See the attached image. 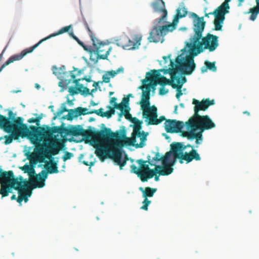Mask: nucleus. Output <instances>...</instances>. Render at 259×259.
Wrapping results in <instances>:
<instances>
[{
	"label": "nucleus",
	"mask_w": 259,
	"mask_h": 259,
	"mask_svg": "<svg viewBox=\"0 0 259 259\" xmlns=\"http://www.w3.org/2000/svg\"><path fill=\"white\" fill-rule=\"evenodd\" d=\"M82 163L85 165H87V166H93L95 164V161H82Z\"/></svg>",
	"instance_id": "4d7b16f0"
},
{
	"label": "nucleus",
	"mask_w": 259,
	"mask_h": 259,
	"mask_svg": "<svg viewBox=\"0 0 259 259\" xmlns=\"http://www.w3.org/2000/svg\"><path fill=\"white\" fill-rule=\"evenodd\" d=\"M139 190L142 192L143 197L147 198L153 197L154 193L156 192V188H152L149 187H146L144 189L142 187H140Z\"/></svg>",
	"instance_id": "c85d7f7f"
},
{
	"label": "nucleus",
	"mask_w": 259,
	"mask_h": 259,
	"mask_svg": "<svg viewBox=\"0 0 259 259\" xmlns=\"http://www.w3.org/2000/svg\"><path fill=\"white\" fill-rule=\"evenodd\" d=\"M228 13L229 11H227L225 7H222L221 4L213 12L205 13V16L209 17L210 15H213L214 16V20L213 21L214 29L218 31L222 30V24L225 19V15Z\"/></svg>",
	"instance_id": "ddd939ff"
},
{
	"label": "nucleus",
	"mask_w": 259,
	"mask_h": 259,
	"mask_svg": "<svg viewBox=\"0 0 259 259\" xmlns=\"http://www.w3.org/2000/svg\"><path fill=\"white\" fill-rule=\"evenodd\" d=\"M110 77L109 74L107 72L104 75H103L102 79L103 82L108 83L110 82Z\"/></svg>",
	"instance_id": "de8ad7c7"
},
{
	"label": "nucleus",
	"mask_w": 259,
	"mask_h": 259,
	"mask_svg": "<svg viewBox=\"0 0 259 259\" xmlns=\"http://www.w3.org/2000/svg\"><path fill=\"white\" fill-rule=\"evenodd\" d=\"M175 79L171 78V80L167 79L165 77L161 76L160 73L156 70H152L146 73V78L144 81H149L152 83V88H154L157 84L162 86L166 84L172 85L174 84Z\"/></svg>",
	"instance_id": "9b49d317"
},
{
	"label": "nucleus",
	"mask_w": 259,
	"mask_h": 259,
	"mask_svg": "<svg viewBox=\"0 0 259 259\" xmlns=\"http://www.w3.org/2000/svg\"><path fill=\"white\" fill-rule=\"evenodd\" d=\"M205 66H203L201 68V72L204 73L206 72L207 69L211 70L213 72L216 71L217 67L215 65V62H210L208 61H205L204 62Z\"/></svg>",
	"instance_id": "473e14b6"
},
{
	"label": "nucleus",
	"mask_w": 259,
	"mask_h": 259,
	"mask_svg": "<svg viewBox=\"0 0 259 259\" xmlns=\"http://www.w3.org/2000/svg\"><path fill=\"white\" fill-rule=\"evenodd\" d=\"M168 92V90L165 88L164 86H162L159 89V94L160 95H164L166 94H167Z\"/></svg>",
	"instance_id": "5fc2aeb1"
},
{
	"label": "nucleus",
	"mask_w": 259,
	"mask_h": 259,
	"mask_svg": "<svg viewBox=\"0 0 259 259\" xmlns=\"http://www.w3.org/2000/svg\"><path fill=\"white\" fill-rule=\"evenodd\" d=\"M61 144L58 142H53L50 143L49 146L45 145V148L43 150V152L46 156L55 155L60 149L59 147Z\"/></svg>",
	"instance_id": "393cba45"
},
{
	"label": "nucleus",
	"mask_w": 259,
	"mask_h": 259,
	"mask_svg": "<svg viewBox=\"0 0 259 259\" xmlns=\"http://www.w3.org/2000/svg\"><path fill=\"white\" fill-rule=\"evenodd\" d=\"M189 49V55H187L185 58L181 57V55L178 56L176 59V68L178 71H181L184 74L190 75L195 68V63H194V57L197 55H194L196 53V50L193 48H188Z\"/></svg>",
	"instance_id": "1a4fd4ad"
},
{
	"label": "nucleus",
	"mask_w": 259,
	"mask_h": 259,
	"mask_svg": "<svg viewBox=\"0 0 259 259\" xmlns=\"http://www.w3.org/2000/svg\"><path fill=\"white\" fill-rule=\"evenodd\" d=\"M9 117H8V118H9L10 120L11 121V122H13V119H16V118H15L14 117V115L13 114V112L12 111H10L9 112Z\"/></svg>",
	"instance_id": "bf43d9fd"
},
{
	"label": "nucleus",
	"mask_w": 259,
	"mask_h": 259,
	"mask_svg": "<svg viewBox=\"0 0 259 259\" xmlns=\"http://www.w3.org/2000/svg\"><path fill=\"white\" fill-rule=\"evenodd\" d=\"M111 133L115 134V137H109L107 140L101 139L102 145L106 146V154L105 159L106 158H111L119 166L121 169L126 163L128 158L125 155L124 159L122 160V153L118 147H122L124 145L131 146L130 138L126 137L125 136V131H123L121 134L120 131H117L116 133L112 132Z\"/></svg>",
	"instance_id": "39448f33"
},
{
	"label": "nucleus",
	"mask_w": 259,
	"mask_h": 259,
	"mask_svg": "<svg viewBox=\"0 0 259 259\" xmlns=\"http://www.w3.org/2000/svg\"><path fill=\"white\" fill-rule=\"evenodd\" d=\"M132 122L134 123V134H137V136L140 138L141 142L139 144L136 145V148H143L145 145V142L147 140V136L148 135V133H145L144 131L141 132L142 128V121L139 120L136 117H134Z\"/></svg>",
	"instance_id": "2eb2a0df"
},
{
	"label": "nucleus",
	"mask_w": 259,
	"mask_h": 259,
	"mask_svg": "<svg viewBox=\"0 0 259 259\" xmlns=\"http://www.w3.org/2000/svg\"><path fill=\"white\" fill-rule=\"evenodd\" d=\"M12 192V189L5 186L4 185H1L0 194L2 195V197L8 196L9 193Z\"/></svg>",
	"instance_id": "e433bc0d"
},
{
	"label": "nucleus",
	"mask_w": 259,
	"mask_h": 259,
	"mask_svg": "<svg viewBox=\"0 0 259 259\" xmlns=\"http://www.w3.org/2000/svg\"><path fill=\"white\" fill-rule=\"evenodd\" d=\"M73 71H69L68 74L70 76V78L68 79H62L61 81L59 82V86L60 87L64 88L65 86L68 84L71 81L73 80V82L75 83L76 85H78V83L80 80V79H75V75L72 72Z\"/></svg>",
	"instance_id": "cd10ccee"
},
{
	"label": "nucleus",
	"mask_w": 259,
	"mask_h": 259,
	"mask_svg": "<svg viewBox=\"0 0 259 259\" xmlns=\"http://www.w3.org/2000/svg\"><path fill=\"white\" fill-rule=\"evenodd\" d=\"M136 136H137V134H134V131L132 133V137L130 138L131 142L132 143V146H135L136 147V145L137 144H135L136 142Z\"/></svg>",
	"instance_id": "3c124183"
},
{
	"label": "nucleus",
	"mask_w": 259,
	"mask_h": 259,
	"mask_svg": "<svg viewBox=\"0 0 259 259\" xmlns=\"http://www.w3.org/2000/svg\"><path fill=\"white\" fill-rule=\"evenodd\" d=\"M171 55L170 54L168 56H163V59L164 60L165 63L167 61V59H169L170 60L169 66L170 67L168 69H161L157 70L159 73L160 72H163L164 74L169 73L170 75L171 78L175 79L176 78V74L177 73V69L176 68V64L172 60L170 59Z\"/></svg>",
	"instance_id": "5701e85b"
},
{
	"label": "nucleus",
	"mask_w": 259,
	"mask_h": 259,
	"mask_svg": "<svg viewBox=\"0 0 259 259\" xmlns=\"http://www.w3.org/2000/svg\"><path fill=\"white\" fill-rule=\"evenodd\" d=\"M170 146H172L174 147L173 149L174 151H178L179 152H183V150L188 147H191L192 149L194 148L193 146H191L189 144L185 145L181 142L173 143L170 145Z\"/></svg>",
	"instance_id": "7c9ffc66"
},
{
	"label": "nucleus",
	"mask_w": 259,
	"mask_h": 259,
	"mask_svg": "<svg viewBox=\"0 0 259 259\" xmlns=\"http://www.w3.org/2000/svg\"><path fill=\"white\" fill-rule=\"evenodd\" d=\"M68 92L71 95H74L77 94L78 93H81L82 90L80 88L75 89L74 88L71 87L69 89Z\"/></svg>",
	"instance_id": "c03bdc74"
},
{
	"label": "nucleus",
	"mask_w": 259,
	"mask_h": 259,
	"mask_svg": "<svg viewBox=\"0 0 259 259\" xmlns=\"http://www.w3.org/2000/svg\"><path fill=\"white\" fill-rule=\"evenodd\" d=\"M147 82V81H144V79H143L142 80L143 85L139 87V88L140 89H141L142 90V92H143V91H145L144 89H146V90H147L148 89H149V88H152V83L150 82L148 84H146V83Z\"/></svg>",
	"instance_id": "a18cd8bd"
},
{
	"label": "nucleus",
	"mask_w": 259,
	"mask_h": 259,
	"mask_svg": "<svg viewBox=\"0 0 259 259\" xmlns=\"http://www.w3.org/2000/svg\"><path fill=\"white\" fill-rule=\"evenodd\" d=\"M114 71L116 73V74L117 75V74H118L120 72H123L124 71V69L123 67H120V68H119L118 69H117L116 70H114Z\"/></svg>",
	"instance_id": "69168bd1"
},
{
	"label": "nucleus",
	"mask_w": 259,
	"mask_h": 259,
	"mask_svg": "<svg viewBox=\"0 0 259 259\" xmlns=\"http://www.w3.org/2000/svg\"><path fill=\"white\" fill-rule=\"evenodd\" d=\"M132 94H130L126 97H124L123 98L121 103L126 105V106H129V102H130V97H132Z\"/></svg>",
	"instance_id": "603ef678"
},
{
	"label": "nucleus",
	"mask_w": 259,
	"mask_h": 259,
	"mask_svg": "<svg viewBox=\"0 0 259 259\" xmlns=\"http://www.w3.org/2000/svg\"><path fill=\"white\" fill-rule=\"evenodd\" d=\"M162 164V166L156 165L157 174L162 176H168L172 172L174 169L167 164V161H164Z\"/></svg>",
	"instance_id": "a878e982"
},
{
	"label": "nucleus",
	"mask_w": 259,
	"mask_h": 259,
	"mask_svg": "<svg viewBox=\"0 0 259 259\" xmlns=\"http://www.w3.org/2000/svg\"><path fill=\"white\" fill-rule=\"evenodd\" d=\"M113 106H114V108H113L114 109H119L120 110V112H122L124 110V109L126 108L128 106H126V105H124L121 103H119V104L115 103L113 104Z\"/></svg>",
	"instance_id": "a19ab883"
},
{
	"label": "nucleus",
	"mask_w": 259,
	"mask_h": 259,
	"mask_svg": "<svg viewBox=\"0 0 259 259\" xmlns=\"http://www.w3.org/2000/svg\"><path fill=\"white\" fill-rule=\"evenodd\" d=\"M20 168L24 171L25 173H27L30 178L29 187L28 188L31 191V188H38V183L39 182L38 174H35V171L32 166L27 164H25L23 166Z\"/></svg>",
	"instance_id": "f3484780"
},
{
	"label": "nucleus",
	"mask_w": 259,
	"mask_h": 259,
	"mask_svg": "<svg viewBox=\"0 0 259 259\" xmlns=\"http://www.w3.org/2000/svg\"><path fill=\"white\" fill-rule=\"evenodd\" d=\"M88 109L86 108H82L79 107L75 108L73 110H70L71 113H74V117H77L81 115L91 114L92 113H89V112H87Z\"/></svg>",
	"instance_id": "2f4dec72"
},
{
	"label": "nucleus",
	"mask_w": 259,
	"mask_h": 259,
	"mask_svg": "<svg viewBox=\"0 0 259 259\" xmlns=\"http://www.w3.org/2000/svg\"><path fill=\"white\" fill-rule=\"evenodd\" d=\"M184 127V123L182 121H178L176 119H167L166 120L164 123V128L167 133H181L182 136V132H185L182 131ZM187 132H189L191 129L188 130Z\"/></svg>",
	"instance_id": "a211bd4d"
},
{
	"label": "nucleus",
	"mask_w": 259,
	"mask_h": 259,
	"mask_svg": "<svg viewBox=\"0 0 259 259\" xmlns=\"http://www.w3.org/2000/svg\"><path fill=\"white\" fill-rule=\"evenodd\" d=\"M191 16L194 18L193 29L194 32L193 36L190 38V42H194V44L198 42L202 36V32L204 31L206 22L204 20L203 17H199L196 14L191 13Z\"/></svg>",
	"instance_id": "9d476101"
},
{
	"label": "nucleus",
	"mask_w": 259,
	"mask_h": 259,
	"mask_svg": "<svg viewBox=\"0 0 259 259\" xmlns=\"http://www.w3.org/2000/svg\"><path fill=\"white\" fill-rule=\"evenodd\" d=\"M130 108L128 106L124 109V110L122 112L119 113V118H120L123 115H124L126 119L132 121L134 118L132 117V115L130 113ZM119 120H120V119H119Z\"/></svg>",
	"instance_id": "f704fd0d"
},
{
	"label": "nucleus",
	"mask_w": 259,
	"mask_h": 259,
	"mask_svg": "<svg viewBox=\"0 0 259 259\" xmlns=\"http://www.w3.org/2000/svg\"><path fill=\"white\" fill-rule=\"evenodd\" d=\"M108 108L110 109L109 111H107L104 112L103 115H101V117H107V118H110L111 117L112 115L115 113V110L114 108H112L111 106H108Z\"/></svg>",
	"instance_id": "ea45409f"
},
{
	"label": "nucleus",
	"mask_w": 259,
	"mask_h": 259,
	"mask_svg": "<svg viewBox=\"0 0 259 259\" xmlns=\"http://www.w3.org/2000/svg\"><path fill=\"white\" fill-rule=\"evenodd\" d=\"M151 201L149 200L147 198H144L143 201V206L141 207V209L147 210L148 209V206L151 203Z\"/></svg>",
	"instance_id": "37998d69"
},
{
	"label": "nucleus",
	"mask_w": 259,
	"mask_h": 259,
	"mask_svg": "<svg viewBox=\"0 0 259 259\" xmlns=\"http://www.w3.org/2000/svg\"><path fill=\"white\" fill-rule=\"evenodd\" d=\"M42 115L41 114V115H39L38 116L36 117V118H35L36 123L37 125H39V122H40V120H41V119L42 118Z\"/></svg>",
	"instance_id": "e2e57ef3"
},
{
	"label": "nucleus",
	"mask_w": 259,
	"mask_h": 259,
	"mask_svg": "<svg viewBox=\"0 0 259 259\" xmlns=\"http://www.w3.org/2000/svg\"><path fill=\"white\" fill-rule=\"evenodd\" d=\"M83 23L86 29L88 30L93 46H85L84 43L80 41L72 32L70 33V36L73 38L84 50L90 53V59L94 63L96 64L100 59H107L112 50V48L109 47L107 44L101 41L96 37L85 20L83 21Z\"/></svg>",
	"instance_id": "423d86ee"
},
{
	"label": "nucleus",
	"mask_w": 259,
	"mask_h": 259,
	"mask_svg": "<svg viewBox=\"0 0 259 259\" xmlns=\"http://www.w3.org/2000/svg\"><path fill=\"white\" fill-rule=\"evenodd\" d=\"M137 163L140 166V171H142V175L140 176V179L143 182H147L148 179L152 178L155 174H157V169L156 165L154 169H151L149 164H147L146 161L142 159H138Z\"/></svg>",
	"instance_id": "4468645a"
},
{
	"label": "nucleus",
	"mask_w": 259,
	"mask_h": 259,
	"mask_svg": "<svg viewBox=\"0 0 259 259\" xmlns=\"http://www.w3.org/2000/svg\"><path fill=\"white\" fill-rule=\"evenodd\" d=\"M23 186L24 184H22V187H20L19 188L20 190V193L19 192V195L18 197L17 198V201L19 203H21L23 200L25 201V202H27L28 200V198L26 197V195H28V196H30L31 195H29L30 194L29 191H25V187ZM30 194H31V193Z\"/></svg>",
	"instance_id": "c756f323"
},
{
	"label": "nucleus",
	"mask_w": 259,
	"mask_h": 259,
	"mask_svg": "<svg viewBox=\"0 0 259 259\" xmlns=\"http://www.w3.org/2000/svg\"><path fill=\"white\" fill-rule=\"evenodd\" d=\"M20 181H18V178H15L14 172L12 170L8 171H2L0 172V184L4 185L11 189L19 191L20 193V187L21 188L22 184H24L25 191H29L30 195V190L28 189L29 187V183L26 180H23L22 177H20Z\"/></svg>",
	"instance_id": "6e6552de"
},
{
	"label": "nucleus",
	"mask_w": 259,
	"mask_h": 259,
	"mask_svg": "<svg viewBox=\"0 0 259 259\" xmlns=\"http://www.w3.org/2000/svg\"><path fill=\"white\" fill-rule=\"evenodd\" d=\"M142 36L140 35H135L132 39H130L125 35H122L116 40L117 46L122 47L124 49L131 50L138 48L141 45Z\"/></svg>",
	"instance_id": "f8f14e48"
},
{
	"label": "nucleus",
	"mask_w": 259,
	"mask_h": 259,
	"mask_svg": "<svg viewBox=\"0 0 259 259\" xmlns=\"http://www.w3.org/2000/svg\"><path fill=\"white\" fill-rule=\"evenodd\" d=\"M151 89H148L142 92V98L139 104L141 105V109L143 110V115H146L151 108L150 107Z\"/></svg>",
	"instance_id": "aec40b11"
},
{
	"label": "nucleus",
	"mask_w": 259,
	"mask_h": 259,
	"mask_svg": "<svg viewBox=\"0 0 259 259\" xmlns=\"http://www.w3.org/2000/svg\"><path fill=\"white\" fill-rule=\"evenodd\" d=\"M80 88H83V90L81 92L82 94H85L87 95H90L91 93L90 92V90L87 87H83L82 84H80Z\"/></svg>",
	"instance_id": "6e6d98bb"
},
{
	"label": "nucleus",
	"mask_w": 259,
	"mask_h": 259,
	"mask_svg": "<svg viewBox=\"0 0 259 259\" xmlns=\"http://www.w3.org/2000/svg\"><path fill=\"white\" fill-rule=\"evenodd\" d=\"M72 156L73 154L72 153L66 152L63 157V160L66 161L68 159H69L72 157Z\"/></svg>",
	"instance_id": "864d4df0"
},
{
	"label": "nucleus",
	"mask_w": 259,
	"mask_h": 259,
	"mask_svg": "<svg viewBox=\"0 0 259 259\" xmlns=\"http://www.w3.org/2000/svg\"><path fill=\"white\" fill-rule=\"evenodd\" d=\"M30 51L28 48L24 49L21 53L17 54H15L13 56H11L6 62H5L0 68V72L2 70L7 66L9 65L10 64L13 63L16 61H19L21 60L24 56H25L27 54L30 53Z\"/></svg>",
	"instance_id": "b1692460"
},
{
	"label": "nucleus",
	"mask_w": 259,
	"mask_h": 259,
	"mask_svg": "<svg viewBox=\"0 0 259 259\" xmlns=\"http://www.w3.org/2000/svg\"><path fill=\"white\" fill-rule=\"evenodd\" d=\"M176 80V82H177V84H176V85H179L181 84V77H177L176 75V78H175V80Z\"/></svg>",
	"instance_id": "052dcab7"
},
{
	"label": "nucleus",
	"mask_w": 259,
	"mask_h": 259,
	"mask_svg": "<svg viewBox=\"0 0 259 259\" xmlns=\"http://www.w3.org/2000/svg\"><path fill=\"white\" fill-rule=\"evenodd\" d=\"M63 113V112L61 111L60 109H59L56 113H54L55 116L53 117V119H56L57 117L60 116Z\"/></svg>",
	"instance_id": "13d9d810"
},
{
	"label": "nucleus",
	"mask_w": 259,
	"mask_h": 259,
	"mask_svg": "<svg viewBox=\"0 0 259 259\" xmlns=\"http://www.w3.org/2000/svg\"><path fill=\"white\" fill-rule=\"evenodd\" d=\"M45 168L47 171L42 170L38 174L39 181L37 186L38 188H42L45 186V181L48 178V174H57L59 172L57 163L55 162H51L49 166L47 164Z\"/></svg>",
	"instance_id": "dca6fc26"
},
{
	"label": "nucleus",
	"mask_w": 259,
	"mask_h": 259,
	"mask_svg": "<svg viewBox=\"0 0 259 259\" xmlns=\"http://www.w3.org/2000/svg\"><path fill=\"white\" fill-rule=\"evenodd\" d=\"M117 99L115 97H112L111 98V100H110V103L111 104H114L115 103H116V101Z\"/></svg>",
	"instance_id": "774afa93"
},
{
	"label": "nucleus",
	"mask_w": 259,
	"mask_h": 259,
	"mask_svg": "<svg viewBox=\"0 0 259 259\" xmlns=\"http://www.w3.org/2000/svg\"><path fill=\"white\" fill-rule=\"evenodd\" d=\"M60 109L63 113L65 112H68V114L65 117L68 120H72L73 119L74 113H71L70 110H73L74 109H68L65 106V103L62 104Z\"/></svg>",
	"instance_id": "c9c22d12"
},
{
	"label": "nucleus",
	"mask_w": 259,
	"mask_h": 259,
	"mask_svg": "<svg viewBox=\"0 0 259 259\" xmlns=\"http://www.w3.org/2000/svg\"><path fill=\"white\" fill-rule=\"evenodd\" d=\"M249 12L251 13L250 19L252 21L255 20L258 13H259L258 6L257 5V7H254L252 8H251Z\"/></svg>",
	"instance_id": "4c0bfd02"
},
{
	"label": "nucleus",
	"mask_w": 259,
	"mask_h": 259,
	"mask_svg": "<svg viewBox=\"0 0 259 259\" xmlns=\"http://www.w3.org/2000/svg\"><path fill=\"white\" fill-rule=\"evenodd\" d=\"M108 73L109 74L110 76L112 78L115 77L116 75V73L114 70H111L110 71H108Z\"/></svg>",
	"instance_id": "0e129e2a"
},
{
	"label": "nucleus",
	"mask_w": 259,
	"mask_h": 259,
	"mask_svg": "<svg viewBox=\"0 0 259 259\" xmlns=\"http://www.w3.org/2000/svg\"><path fill=\"white\" fill-rule=\"evenodd\" d=\"M171 156V152H167L165 155L163 157H160V155L158 152H157L156 154L155 157L153 158V160L156 161H159L160 160L162 161V163L163 162V161H167L168 160L169 157Z\"/></svg>",
	"instance_id": "72a5a7b5"
},
{
	"label": "nucleus",
	"mask_w": 259,
	"mask_h": 259,
	"mask_svg": "<svg viewBox=\"0 0 259 259\" xmlns=\"http://www.w3.org/2000/svg\"><path fill=\"white\" fill-rule=\"evenodd\" d=\"M69 32V34H70V33L73 32L72 30V25H70L64 27H62L61 29L59 30L56 33H53L51 34L50 35L41 39L39 40L37 44L34 45V46L29 48V50H30V52H32L33 50L36 49L40 44H41L43 41L52 37L54 36H56L57 35H59L60 34H62L65 32ZM70 36V35H69Z\"/></svg>",
	"instance_id": "412c9836"
},
{
	"label": "nucleus",
	"mask_w": 259,
	"mask_h": 259,
	"mask_svg": "<svg viewBox=\"0 0 259 259\" xmlns=\"http://www.w3.org/2000/svg\"><path fill=\"white\" fill-rule=\"evenodd\" d=\"M157 109L155 106L151 107L146 115H143L144 118L148 119L149 125H157L164 120L166 121L164 116H161L159 119L157 118Z\"/></svg>",
	"instance_id": "6ab92c4d"
},
{
	"label": "nucleus",
	"mask_w": 259,
	"mask_h": 259,
	"mask_svg": "<svg viewBox=\"0 0 259 259\" xmlns=\"http://www.w3.org/2000/svg\"><path fill=\"white\" fill-rule=\"evenodd\" d=\"M103 109L101 108L100 109L98 110H94L93 111H89V113H96L99 116H101V115H103L104 112L103 111Z\"/></svg>",
	"instance_id": "09e8293b"
},
{
	"label": "nucleus",
	"mask_w": 259,
	"mask_h": 259,
	"mask_svg": "<svg viewBox=\"0 0 259 259\" xmlns=\"http://www.w3.org/2000/svg\"><path fill=\"white\" fill-rule=\"evenodd\" d=\"M218 36L207 33L205 36L202 37L201 41L194 44V42H187L186 46L188 48H193L196 50V53L194 55H198L202 53L204 50H208L209 52H213L216 50L219 45Z\"/></svg>",
	"instance_id": "0eeeda50"
},
{
	"label": "nucleus",
	"mask_w": 259,
	"mask_h": 259,
	"mask_svg": "<svg viewBox=\"0 0 259 259\" xmlns=\"http://www.w3.org/2000/svg\"><path fill=\"white\" fill-rule=\"evenodd\" d=\"M23 121L24 119L21 117L14 118L13 121L11 122L9 118L0 116V127L6 132L10 133V135H6L4 137L5 145L11 144L13 139L18 140L20 137H28L34 145L41 141L44 128L30 125L29 130L27 125L23 123Z\"/></svg>",
	"instance_id": "f03ea898"
},
{
	"label": "nucleus",
	"mask_w": 259,
	"mask_h": 259,
	"mask_svg": "<svg viewBox=\"0 0 259 259\" xmlns=\"http://www.w3.org/2000/svg\"><path fill=\"white\" fill-rule=\"evenodd\" d=\"M114 71L116 73V74L117 75V74H118L120 72H123L124 71V69L123 67H120V68H119L118 69H117L116 70H114Z\"/></svg>",
	"instance_id": "338daca9"
},
{
	"label": "nucleus",
	"mask_w": 259,
	"mask_h": 259,
	"mask_svg": "<svg viewBox=\"0 0 259 259\" xmlns=\"http://www.w3.org/2000/svg\"><path fill=\"white\" fill-rule=\"evenodd\" d=\"M151 6L155 12L161 14V16L159 18L155 20L154 22L155 25L153 26L150 32L148 39L150 42H163L164 36L176 28V23L178 22L179 19L185 17L188 12L184 3H182L177 10V13L172 23L161 26L166 22L167 16V11L165 9L164 2L162 0H160V2H153Z\"/></svg>",
	"instance_id": "7ed1b4c3"
},
{
	"label": "nucleus",
	"mask_w": 259,
	"mask_h": 259,
	"mask_svg": "<svg viewBox=\"0 0 259 259\" xmlns=\"http://www.w3.org/2000/svg\"><path fill=\"white\" fill-rule=\"evenodd\" d=\"M240 5L244 1V0H238ZM231 1V0H225V1L222 4V6L224 7L226 10L227 11H229V9H230V6L229 5V3Z\"/></svg>",
	"instance_id": "49530a36"
},
{
	"label": "nucleus",
	"mask_w": 259,
	"mask_h": 259,
	"mask_svg": "<svg viewBox=\"0 0 259 259\" xmlns=\"http://www.w3.org/2000/svg\"><path fill=\"white\" fill-rule=\"evenodd\" d=\"M172 87L174 89H177V94H176V97L178 99H179L180 96H181L183 95L182 90H181L182 88V84L181 85L180 84L179 85H176V83H174V84L173 85H172Z\"/></svg>",
	"instance_id": "58836bf2"
},
{
	"label": "nucleus",
	"mask_w": 259,
	"mask_h": 259,
	"mask_svg": "<svg viewBox=\"0 0 259 259\" xmlns=\"http://www.w3.org/2000/svg\"><path fill=\"white\" fill-rule=\"evenodd\" d=\"M42 115L41 114V115H39L38 116L36 117V118H35L36 123L37 125H39V122H40V120H41V119L42 118Z\"/></svg>",
	"instance_id": "680f3d73"
},
{
	"label": "nucleus",
	"mask_w": 259,
	"mask_h": 259,
	"mask_svg": "<svg viewBox=\"0 0 259 259\" xmlns=\"http://www.w3.org/2000/svg\"><path fill=\"white\" fill-rule=\"evenodd\" d=\"M170 146L171 150L169 152H171V155H173L174 157L171 158V156L169 157L168 160L167 161V164L170 165V167H172V166H174L176 162L177 159H179V162L181 164L183 163V160H181V158H179L181 154V152H179L178 151H174L173 149L174 147L172 146Z\"/></svg>",
	"instance_id": "bb28decb"
},
{
	"label": "nucleus",
	"mask_w": 259,
	"mask_h": 259,
	"mask_svg": "<svg viewBox=\"0 0 259 259\" xmlns=\"http://www.w3.org/2000/svg\"><path fill=\"white\" fill-rule=\"evenodd\" d=\"M63 132L67 135L73 136H82L86 138L91 139V145L95 149V154L101 161L105 160L106 157V146L102 145L101 139L107 140L109 137H115V134L111 133V129L105 127L100 131L87 130L80 125L72 126L70 128H63Z\"/></svg>",
	"instance_id": "20e7f679"
},
{
	"label": "nucleus",
	"mask_w": 259,
	"mask_h": 259,
	"mask_svg": "<svg viewBox=\"0 0 259 259\" xmlns=\"http://www.w3.org/2000/svg\"><path fill=\"white\" fill-rule=\"evenodd\" d=\"M181 152V154L179 158H181V160L185 161L187 163L191 162L193 160L200 161L201 159L197 151L194 149H192L189 152Z\"/></svg>",
	"instance_id": "4be33fe9"
},
{
	"label": "nucleus",
	"mask_w": 259,
	"mask_h": 259,
	"mask_svg": "<svg viewBox=\"0 0 259 259\" xmlns=\"http://www.w3.org/2000/svg\"><path fill=\"white\" fill-rule=\"evenodd\" d=\"M192 104L195 105L194 113L185 123L187 129L190 128L191 130L189 132H182V137H186L190 140L195 139V143L197 144L196 147L198 148V145L202 143L203 133L205 131L215 127V123L208 115H200L199 112L206 110L209 106L214 104V101L210 100L208 98L203 99L201 101L193 99Z\"/></svg>",
	"instance_id": "f257e3e1"
},
{
	"label": "nucleus",
	"mask_w": 259,
	"mask_h": 259,
	"mask_svg": "<svg viewBox=\"0 0 259 259\" xmlns=\"http://www.w3.org/2000/svg\"><path fill=\"white\" fill-rule=\"evenodd\" d=\"M63 132V128L59 126H54L52 128V133H61Z\"/></svg>",
	"instance_id": "8fccbe9b"
},
{
	"label": "nucleus",
	"mask_w": 259,
	"mask_h": 259,
	"mask_svg": "<svg viewBox=\"0 0 259 259\" xmlns=\"http://www.w3.org/2000/svg\"><path fill=\"white\" fill-rule=\"evenodd\" d=\"M131 167L132 172L137 175L140 178V176L142 175V171H140V167L138 168L135 164H132Z\"/></svg>",
	"instance_id": "79ce46f5"
}]
</instances>
